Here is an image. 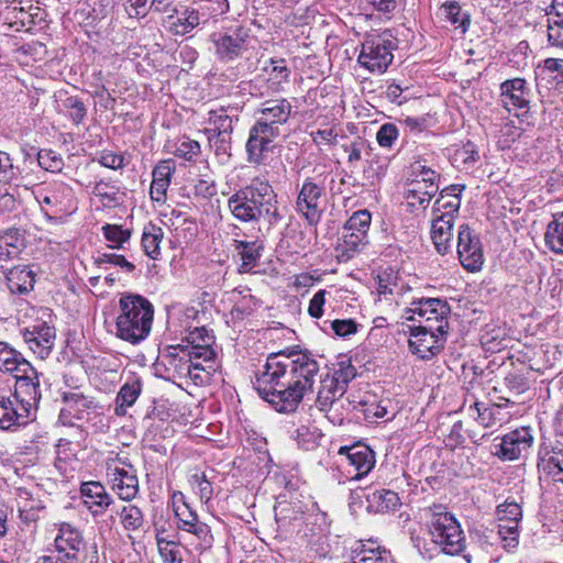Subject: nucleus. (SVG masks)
<instances>
[{"instance_id": "obj_12", "label": "nucleus", "mask_w": 563, "mask_h": 563, "mask_svg": "<svg viewBox=\"0 0 563 563\" xmlns=\"http://www.w3.org/2000/svg\"><path fill=\"white\" fill-rule=\"evenodd\" d=\"M24 342L29 345L33 353L37 354L42 360L46 358L52 352L56 330L45 321H36L22 332Z\"/></svg>"}, {"instance_id": "obj_2", "label": "nucleus", "mask_w": 563, "mask_h": 563, "mask_svg": "<svg viewBox=\"0 0 563 563\" xmlns=\"http://www.w3.org/2000/svg\"><path fill=\"white\" fill-rule=\"evenodd\" d=\"M291 112L292 106L286 98L267 99L260 104L245 145L250 163L261 164L265 159Z\"/></svg>"}, {"instance_id": "obj_16", "label": "nucleus", "mask_w": 563, "mask_h": 563, "mask_svg": "<svg viewBox=\"0 0 563 563\" xmlns=\"http://www.w3.org/2000/svg\"><path fill=\"white\" fill-rule=\"evenodd\" d=\"M340 455L345 456L349 466L353 467V479H360L368 474L375 465V454L366 445H353L351 448H341Z\"/></svg>"}, {"instance_id": "obj_11", "label": "nucleus", "mask_w": 563, "mask_h": 563, "mask_svg": "<svg viewBox=\"0 0 563 563\" xmlns=\"http://www.w3.org/2000/svg\"><path fill=\"white\" fill-rule=\"evenodd\" d=\"M445 334L429 324L413 327L410 328L409 346L420 358L428 360L441 352L446 341Z\"/></svg>"}, {"instance_id": "obj_17", "label": "nucleus", "mask_w": 563, "mask_h": 563, "mask_svg": "<svg viewBox=\"0 0 563 563\" xmlns=\"http://www.w3.org/2000/svg\"><path fill=\"white\" fill-rule=\"evenodd\" d=\"M533 437L529 428L514 430L503 437L500 456L505 460H518L532 445Z\"/></svg>"}, {"instance_id": "obj_38", "label": "nucleus", "mask_w": 563, "mask_h": 563, "mask_svg": "<svg viewBox=\"0 0 563 563\" xmlns=\"http://www.w3.org/2000/svg\"><path fill=\"white\" fill-rule=\"evenodd\" d=\"M70 192L71 189L67 185L56 183L49 189L40 191L36 199L41 206L59 208L63 205V198L69 196Z\"/></svg>"}, {"instance_id": "obj_32", "label": "nucleus", "mask_w": 563, "mask_h": 563, "mask_svg": "<svg viewBox=\"0 0 563 563\" xmlns=\"http://www.w3.org/2000/svg\"><path fill=\"white\" fill-rule=\"evenodd\" d=\"M115 514L119 516L123 529L128 532L139 531L145 523L142 509L134 504H128L117 508Z\"/></svg>"}, {"instance_id": "obj_37", "label": "nucleus", "mask_w": 563, "mask_h": 563, "mask_svg": "<svg viewBox=\"0 0 563 563\" xmlns=\"http://www.w3.org/2000/svg\"><path fill=\"white\" fill-rule=\"evenodd\" d=\"M173 507L175 516L178 518V528L184 530L196 521H198L197 514L185 501V496L180 492L173 494Z\"/></svg>"}, {"instance_id": "obj_48", "label": "nucleus", "mask_w": 563, "mask_h": 563, "mask_svg": "<svg viewBox=\"0 0 563 563\" xmlns=\"http://www.w3.org/2000/svg\"><path fill=\"white\" fill-rule=\"evenodd\" d=\"M209 121L219 130V136L225 141V136L230 135L233 130L232 119L227 114L225 110L209 111Z\"/></svg>"}, {"instance_id": "obj_42", "label": "nucleus", "mask_w": 563, "mask_h": 563, "mask_svg": "<svg viewBox=\"0 0 563 563\" xmlns=\"http://www.w3.org/2000/svg\"><path fill=\"white\" fill-rule=\"evenodd\" d=\"M184 531L189 532L195 536L198 540L197 549H209L213 542V536L211 533L210 527L198 520L191 525H188Z\"/></svg>"}, {"instance_id": "obj_13", "label": "nucleus", "mask_w": 563, "mask_h": 563, "mask_svg": "<svg viewBox=\"0 0 563 563\" xmlns=\"http://www.w3.org/2000/svg\"><path fill=\"white\" fill-rule=\"evenodd\" d=\"M323 195V187L306 179L299 190L296 210L305 217L309 224H316L320 220V199Z\"/></svg>"}, {"instance_id": "obj_61", "label": "nucleus", "mask_w": 563, "mask_h": 563, "mask_svg": "<svg viewBox=\"0 0 563 563\" xmlns=\"http://www.w3.org/2000/svg\"><path fill=\"white\" fill-rule=\"evenodd\" d=\"M327 290L317 291L309 302L308 312L312 318H320L323 313V305L325 302Z\"/></svg>"}, {"instance_id": "obj_9", "label": "nucleus", "mask_w": 563, "mask_h": 563, "mask_svg": "<svg viewBox=\"0 0 563 563\" xmlns=\"http://www.w3.org/2000/svg\"><path fill=\"white\" fill-rule=\"evenodd\" d=\"M13 376L15 378L13 398L23 406L22 412H31L41 399L38 373L31 363H23L22 369Z\"/></svg>"}, {"instance_id": "obj_34", "label": "nucleus", "mask_w": 563, "mask_h": 563, "mask_svg": "<svg viewBox=\"0 0 563 563\" xmlns=\"http://www.w3.org/2000/svg\"><path fill=\"white\" fill-rule=\"evenodd\" d=\"M164 238L163 229L148 223L144 227L142 234V247L144 253L153 260H157L161 255V243Z\"/></svg>"}, {"instance_id": "obj_51", "label": "nucleus", "mask_w": 563, "mask_h": 563, "mask_svg": "<svg viewBox=\"0 0 563 563\" xmlns=\"http://www.w3.org/2000/svg\"><path fill=\"white\" fill-rule=\"evenodd\" d=\"M190 483L198 489V495L201 501L208 503L213 495V487L207 479L203 473H196L191 475Z\"/></svg>"}, {"instance_id": "obj_30", "label": "nucleus", "mask_w": 563, "mask_h": 563, "mask_svg": "<svg viewBox=\"0 0 563 563\" xmlns=\"http://www.w3.org/2000/svg\"><path fill=\"white\" fill-rule=\"evenodd\" d=\"M263 70L267 74V81L271 88L279 92L284 89V84L289 82L290 69L286 65L285 59H269V66H265Z\"/></svg>"}, {"instance_id": "obj_29", "label": "nucleus", "mask_w": 563, "mask_h": 563, "mask_svg": "<svg viewBox=\"0 0 563 563\" xmlns=\"http://www.w3.org/2000/svg\"><path fill=\"white\" fill-rule=\"evenodd\" d=\"M234 250L241 257V265L239 267L240 273L250 272L258 262L261 257V250L263 249L261 244L256 241L247 242L234 240Z\"/></svg>"}, {"instance_id": "obj_64", "label": "nucleus", "mask_w": 563, "mask_h": 563, "mask_svg": "<svg viewBox=\"0 0 563 563\" xmlns=\"http://www.w3.org/2000/svg\"><path fill=\"white\" fill-rule=\"evenodd\" d=\"M99 163L102 166L111 169H119L125 165L124 157L122 155L107 151L101 153Z\"/></svg>"}, {"instance_id": "obj_60", "label": "nucleus", "mask_w": 563, "mask_h": 563, "mask_svg": "<svg viewBox=\"0 0 563 563\" xmlns=\"http://www.w3.org/2000/svg\"><path fill=\"white\" fill-rule=\"evenodd\" d=\"M411 168L412 174L416 175V178H418L421 183H424L426 185L437 183L439 175L434 170L422 165L420 162L415 163Z\"/></svg>"}, {"instance_id": "obj_21", "label": "nucleus", "mask_w": 563, "mask_h": 563, "mask_svg": "<svg viewBox=\"0 0 563 563\" xmlns=\"http://www.w3.org/2000/svg\"><path fill=\"white\" fill-rule=\"evenodd\" d=\"M454 220L451 214L437 216L431 225V238L439 254L445 255L451 250Z\"/></svg>"}, {"instance_id": "obj_50", "label": "nucleus", "mask_w": 563, "mask_h": 563, "mask_svg": "<svg viewBox=\"0 0 563 563\" xmlns=\"http://www.w3.org/2000/svg\"><path fill=\"white\" fill-rule=\"evenodd\" d=\"M499 522L520 521L522 517L521 507L515 501H505L497 507Z\"/></svg>"}, {"instance_id": "obj_24", "label": "nucleus", "mask_w": 563, "mask_h": 563, "mask_svg": "<svg viewBox=\"0 0 563 563\" xmlns=\"http://www.w3.org/2000/svg\"><path fill=\"white\" fill-rule=\"evenodd\" d=\"M548 42L555 47H563V0H552L547 10Z\"/></svg>"}, {"instance_id": "obj_28", "label": "nucleus", "mask_w": 563, "mask_h": 563, "mask_svg": "<svg viewBox=\"0 0 563 563\" xmlns=\"http://www.w3.org/2000/svg\"><path fill=\"white\" fill-rule=\"evenodd\" d=\"M368 243L367 235L360 232L344 231L342 242L335 249L339 262L350 261L355 253Z\"/></svg>"}, {"instance_id": "obj_19", "label": "nucleus", "mask_w": 563, "mask_h": 563, "mask_svg": "<svg viewBox=\"0 0 563 563\" xmlns=\"http://www.w3.org/2000/svg\"><path fill=\"white\" fill-rule=\"evenodd\" d=\"M176 166L174 161H161L153 169L150 196L153 201L164 203L166 201L167 189L170 185L172 175Z\"/></svg>"}, {"instance_id": "obj_49", "label": "nucleus", "mask_w": 563, "mask_h": 563, "mask_svg": "<svg viewBox=\"0 0 563 563\" xmlns=\"http://www.w3.org/2000/svg\"><path fill=\"white\" fill-rule=\"evenodd\" d=\"M518 525L519 521H506L498 523V533L505 541V548L514 549L518 544Z\"/></svg>"}, {"instance_id": "obj_59", "label": "nucleus", "mask_w": 563, "mask_h": 563, "mask_svg": "<svg viewBox=\"0 0 563 563\" xmlns=\"http://www.w3.org/2000/svg\"><path fill=\"white\" fill-rule=\"evenodd\" d=\"M214 338L206 328H196L187 336V345H212Z\"/></svg>"}, {"instance_id": "obj_44", "label": "nucleus", "mask_w": 563, "mask_h": 563, "mask_svg": "<svg viewBox=\"0 0 563 563\" xmlns=\"http://www.w3.org/2000/svg\"><path fill=\"white\" fill-rule=\"evenodd\" d=\"M372 221V214L368 210L363 209L353 212L344 225V231L360 232L367 235Z\"/></svg>"}, {"instance_id": "obj_20", "label": "nucleus", "mask_w": 563, "mask_h": 563, "mask_svg": "<svg viewBox=\"0 0 563 563\" xmlns=\"http://www.w3.org/2000/svg\"><path fill=\"white\" fill-rule=\"evenodd\" d=\"M538 468L553 482L563 484V444L559 443L540 451Z\"/></svg>"}, {"instance_id": "obj_62", "label": "nucleus", "mask_w": 563, "mask_h": 563, "mask_svg": "<svg viewBox=\"0 0 563 563\" xmlns=\"http://www.w3.org/2000/svg\"><path fill=\"white\" fill-rule=\"evenodd\" d=\"M331 327L339 336H347L357 331V324L352 319L334 320Z\"/></svg>"}, {"instance_id": "obj_63", "label": "nucleus", "mask_w": 563, "mask_h": 563, "mask_svg": "<svg viewBox=\"0 0 563 563\" xmlns=\"http://www.w3.org/2000/svg\"><path fill=\"white\" fill-rule=\"evenodd\" d=\"M504 384L506 388L516 395H520L527 389L526 379L518 374H508L504 379Z\"/></svg>"}, {"instance_id": "obj_53", "label": "nucleus", "mask_w": 563, "mask_h": 563, "mask_svg": "<svg viewBox=\"0 0 563 563\" xmlns=\"http://www.w3.org/2000/svg\"><path fill=\"white\" fill-rule=\"evenodd\" d=\"M199 154L200 144L197 141L190 139L181 140L175 150V155L186 161H192Z\"/></svg>"}, {"instance_id": "obj_41", "label": "nucleus", "mask_w": 563, "mask_h": 563, "mask_svg": "<svg viewBox=\"0 0 563 563\" xmlns=\"http://www.w3.org/2000/svg\"><path fill=\"white\" fill-rule=\"evenodd\" d=\"M372 501L382 512L395 510L400 504L398 494L389 489L375 490L372 494Z\"/></svg>"}, {"instance_id": "obj_27", "label": "nucleus", "mask_w": 563, "mask_h": 563, "mask_svg": "<svg viewBox=\"0 0 563 563\" xmlns=\"http://www.w3.org/2000/svg\"><path fill=\"white\" fill-rule=\"evenodd\" d=\"M8 287L13 294L30 292L35 283V274L27 266L13 267L7 274Z\"/></svg>"}, {"instance_id": "obj_25", "label": "nucleus", "mask_w": 563, "mask_h": 563, "mask_svg": "<svg viewBox=\"0 0 563 563\" xmlns=\"http://www.w3.org/2000/svg\"><path fill=\"white\" fill-rule=\"evenodd\" d=\"M112 489L122 500L130 501L139 493V479L133 472L124 468H114Z\"/></svg>"}, {"instance_id": "obj_10", "label": "nucleus", "mask_w": 563, "mask_h": 563, "mask_svg": "<svg viewBox=\"0 0 563 563\" xmlns=\"http://www.w3.org/2000/svg\"><path fill=\"white\" fill-rule=\"evenodd\" d=\"M457 255L461 265L467 272H478L484 264V253L479 236L468 224H463L457 232Z\"/></svg>"}, {"instance_id": "obj_58", "label": "nucleus", "mask_w": 563, "mask_h": 563, "mask_svg": "<svg viewBox=\"0 0 563 563\" xmlns=\"http://www.w3.org/2000/svg\"><path fill=\"white\" fill-rule=\"evenodd\" d=\"M97 263L99 265L104 264V263L113 264L115 266H120V267L126 269L130 273L135 269V265L133 263L126 261V258L123 255L113 254V253L102 254L101 256L98 257Z\"/></svg>"}, {"instance_id": "obj_45", "label": "nucleus", "mask_w": 563, "mask_h": 563, "mask_svg": "<svg viewBox=\"0 0 563 563\" xmlns=\"http://www.w3.org/2000/svg\"><path fill=\"white\" fill-rule=\"evenodd\" d=\"M229 10L228 0H201L198 4V11L206 23L208 18H217Z\"/></svg>"}, {"instance_id": "obj_35", "label": "nucleus", "mask_w": 563, "mask_h": 563, "mask_svg": "<svg viewBox=\"0 0 563 563\" xmlns=\"http://www.w3.org/2000/svg\"><path fill=\"white\" fill-rule=\"evenodd\" d=\"M26 361L20 352L11 347L7 342H0V372L15 374L22 369Z\"/></svg>"}, {"instance_id": "obj_26", "label": "nucleus", "mask_w": 563, "mask_h": 563, "mask_svg": "<svg viewBox=\"0 0 563 563\" xmlns=\"http://www.w3.org/2000/svg\"><path fill=\"white\" fill-rule=\"evenodd\" d=\"M345 393L344 385L334 377H327L321 380V386L316 399V406L325 411L331 408Z\"/></svg>"}, {"instance_id": "obj_6", "label": "nucleus", "mask_w": 563, "mask_h": 563, "mask_svg": "<svg viewBox=\"0 0 563 563\" xmlns=\"http://www.w3.org/2000/svg\"><path fill=\"white\" fill-rule=\"evenodd\" d=\"M432 540L445 554L456 555L465 549V538L460 523L441 505L429 508Z\"/></svg>"}, {"instance_id": "obj_22", "label": "nucleus", "mask_w": 563, "mask_h": 563, "mask_svg": "<svg viewBox=\"0 0 563 563\" xmlns=\"http://www.w3.org/2000/svg\"><path fill=\"white\" fill-rule=\"evenodd\" d=\"M23 406L0 394V429L8 430L12 426L26 423L31 412H22Z\"/></svg>"}, {"instance_id": "obj_54", "label": "nucleus", "mask_w": 563, "mask_h": 563, "mask_svg": "<svg viewBox=\"0 0 563 563\" xmlns=\"http://www.w3.org/2000/svg\"><path fill=\"white\" fill-rule=\"evenodd\" d=\"M398 134V129L395 124L385 123L379 128L376 134V141L382 147L389 148L397 140Z\"/></svg>"}, {"instance_id": "obj_5", "label": "nucleus", "mask_w": 563, "mask_h": 563, "mask_svg": "<svg viewBox=\"0 0 563 563\" xmlns=\"http://www.w3.org/2000/svg\"><path fill=\"white\" fill-rule=\"evenodd\" d=\"M216 55L223 63H232L239 58L250 59L257 55L258 41L250 27L235 25L224 32L210 36Z\"/></svg>"}, {"instance_id": "obj_46", "label": "nucleus", "mask_w": 563, "mask_h": 563, "mask_svg": "<svg viewBox=\"0 0 563 563\" xmlns=\"http://www.w3.org/2000/svg\"><path fill=\"white\" fill-rule=\"evenodd\" d=\"M64 401L67 406V410L78 419H80V412L89 409L92 405V400L77 391H70L64 394Z\"/></svg>"}, {"instance_id": "obj_33", "label": "nucleus", "mask_w": 563, "mask_h": 563, "mask_svg": "<svg viewBox=\"0 0 563 563\" xmlns=\"http://www.w3.org/2000/svg\"><path fill=\"white\" fill-rule=\"evenodd\" d=\"M142 384L139 379L126 382L119 390L115 398V413L118 416L125 415V408L131 407L140 397Z\"/></svg>"}, {"instance_id": "obj_52", "label": "nucleus", "mask_w": 563, "mask_h": 563, "mask_svg": "<svg viewBox=\"0 0 563 563\" xmlns=\"http://www.w3.org/2000/svg\"><path fill=\"white\" fill-rule=\"evenodd\" d=\"M65 107L68 109L69 118L76 125L80 124L87 115V108L78 97H68L65 100Z\"/></svg>"}, {"instance_id": "obj_36", "label": "nucleus", "mask_w": 563, "mask_h": 563, "mask_svg": "<svg viewBox=\"0 0 563 563\" xmlns=\"http://www.w3.org/2000/svg\"><path fill=\"white\" fill-rule=\"evenodd\" d=\"M180 352L183 353V355L188 357V374H190L191 368H201V365L197 362L198 360H202L203 362H210L214 358V352L211 349V345L206 344L180 346Z\"/></svg>"}, {"instance_id": "obj_40", "label": "nucleus", "mask_w": 563, "mask_h": 563, "mask_svg": "<svg viewBox=\"0 0 563 563\" xmlns=\"http://www.w3.org/2000/svg\"><path fill=\"white\" fill-rule=\"evenodd\" d=\"M442 15L450 21L456 27L462 29V33H465L470 25V16L464 13L460 4L455 1L446 2L441 7Z\"/></svg>"}, {"instance_id": "obj_39", "label": "nucleus", "mask_w": 563, "mask_h": 563, "mask_svg": "<svg viewBox=\"0 0 563 563\" xmlns=\"http://www.w3.org/2000/svg\"><path fill=\"white\" fill-rule=\"evenodd\" d=\"M456 186H452V188H445L441 191L440 197L435 200L433 210L434 212H441V214H451L453 220L455 219V214L459 212L461 199L460 195L451 194V190H454Z\"/></svg>"}, {"instance_id": "obj_4", "label": "nucleus", "mask_w": 563, "mask_h": 563, "mask_svg": "<svg viewBox=\"0 0 563 563\" xmlns=\"http://www.w3.org/2000/svg\"><path fill=\"white\" fill-rule=\"evenodd\" d=\"M117 336L131 344L145 340L152 329L153 305L140 295H124L119 300Z\"/></svg>"}, {"instance_id": "obj_3", "label": "nucleus", "mask_w": 563, "mask_h": 563, "mask_svg": "<svg viewBox=\"0 0 563 563\" xmlns=\"http://www.w3.org/2000/svg\"><path fill=\"white\" fill-rule=\"evenodd\" d=\"M277 203V195L272 185L260 177L252 179L250 185L240 188L228 199L232 216L242 222L263 218L269 224H277L282 220Z\"/></svg>"}, {"instance_id": "obj_55", "label": "nucleus", "mask_w": 563, "mask_h": 563, "mask_svg": "<svg viewBox=\"0 0 563 563\" xmlns=\"http://www.w3.org/2000/svg\"><path fill=\"white\" fill-rule=\"evenodd\" d=\"M37 162L42 168L48 172H58L63 167V161L52 151L42 150L38 152Z\"/></svg>"}, {"instance_id": "obj_1", "label": "nucleus", "mask_w": 563, "mask_h": 563, "mask_svg": "<svg viewBox=\"0 0 563 563\" xmlns=\"http://www.w3.org/2000/svg\"><path fill=\"white\" fill-rule=\"evenodd\" d=\"M264 368L254 383L258 395L279 412H294L312 390L320 365L309 351L287 350L269 354Z\"/></svg>"}, {"instance_id": "obj_14", "label": "nucleus", "mask_w": 563, "mask_h": 563, "mask_svg": "<svg viewBox=\"0 0 563 563\" xmlns=\"http://www.w3.org/2000/svg\"><path fill=\"white\" fill-rule=\"evenodd\" d=\"M500 102L507 111L525 109L530 103V89L523 78L505 80L499 86Z\"/></svg>"}, {"instance_id": "obj_7", "label": "nucleus", "mask_w": 563, "mask_h": 563, "mask_svg": "<svg viewBox=\"0 0 563 563\" xmlns=\"http://www.w3.org/2000/svg\"><path fill=\"white\" fill-rule=\"evenodd\" d=\"M395 43L387 33L368 36L362 44L358 63L369 71L384 73L391 64Z\"/></svg>"}, {"instance_id": "obj_15", "label": "nucleus", "mask_w": 563, "mask_h": 563, "mask_svg": "<svg viewBox=\"0 0 563 563\" xmlns=\"http://www.w3.org/2000/svg\"><path fill=\"white\" fill-rule=\"evenodd\" d=\"M55 548L56 553L76 563L80 551L84 549V539L80 531L69 523H62L55 538Z\"/></svg>"}, {"instance_id": "obj_57", "label": "nucleus", "mask_w": 563, "mask_h": 563, "mask_svg": "<svg viewBox=\"0 0 563 563\" xmlns=\"http://www.w3.org/2000/svg\"><path fill=\"white\" fill-rule=\"evenodd\" d=\"M183 15H184L183 18L178 19L179 25L183 27L180 31L181 33H188L191 30H194L196 26H198L200 24L201 19H202L198 9L186 10L183 13Z\"/></svg>"}, {"instance_id": "obj_56", "label": "nucleus", "mask_w": 563, "mask_h": 563, "mask_svg": "<svg viewBox=\"0 0 563 563\" xmlns=\"http://www.w3.org/2000/svg\"><path fill=\"white\" fill-rule=\"evenodd\" d=\"M155 3L156 0H126L125 9L130 16H144Z\"/></svg>"}, {"instance_id": "obj_8", "label": "nucleus", "mask_w": 563, "mask_h": 563, "mask_svg": "<svg viewBox=\"0 0 563 563\" xmlns=\"http://www.w3.org/2000/svg\"><path fill=\"white\" fill-rule=\"evenodd\" d=\"M413 308H408L404 318L408 321L416 320L415 314H418L423 321L422 325L434 327L439 333H446L449 329L448 317L451 308L446 301L440 298H421L411 303Z\"/></svg>"}, {"instance_id": "obj_31", "label": "nucleus", "mask_w": 563, "mask_h": 563, "mask_svg": "<svg viewBox=\"0 0 563 563\" xmlns=\"http://www.w3.org/2000/svg\"><path fill=\"white\" fill-rule=\"evenodd\" d=\"M545 245L556 254H563V211L553 214L544 233Z\"/></svg>"}, {"instance_id": "obj_47", "label": "nucleus", "mask_w": 563, "mask_h": 563, "mask_svg": "<svg viewBox=\"0 0 563 563\" xmlns=\"http://www.w3.org/2000/svg\"><path fill=\"white\" fill-rule=\"evenodd\" d=\"M102 232L107 241L111 242L112 249H120L123 243L130 240L131 231L122 229L121 225L106 224L102 227Z\"/></svg>"}, {"instance_id": "obj_43", "label": "nucleus", "mask_w": 563, "mask_h": 563, "mask_svg": "<svg viewBox=\"0 0 563 563\" xmlns=\"http://www.w3.org/2000/svg\"><path fill=\"white\" fill-rule=\"evenodd\" d=\"M156 542L164 563H183L180 551L175 541H169L161 534H157Z\"/></svg>"}, {"instance_id": "obj_23", "label": "nucleus", "mask_w": 563, "mask_h": 563, "mask_svg": "<svg viewBox=\"0 0 563 563\" xmlns=\"http://www.w3.org/2000/svg\"><path fill=\"white\" fill-rule=\"evenodd\" d=\"M439 186L437 183H431L430 185H426L421 183L418 178H413L408 184V189L406 191L405 198L407 203L411 208H427L432 197L438 192Z\"/></svg>"}, {"instance_id": "obj_18", "label": "nucleus", "mask_w": 563, "mask_h": 563, "mask_svg": "<svg viewBox=\"0 0 563 563\" xmlns=\"http://www.w3.org/2000/svg\"><path fill=\"white\" fill-rule=\"evenodd\" d=\"M80 494L84 505L93 516L102 515L112 504L111 496L107 493L104 486L99 482L82 483Z\"/></svg>"}]
</instances>
